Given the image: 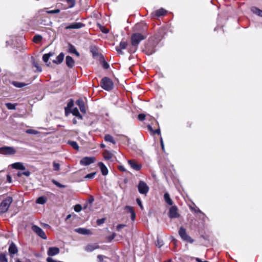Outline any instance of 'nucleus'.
Segmentation results:
<instances>
[{"label": "nucleus", "instance_id": "obj_35", "mask_svg": "<svg viewBox=\"0 0 262 262\" xmlns=\"http://www.w3.org/2000/svg\"><path fill=\"white\" fill-rule=\"evenodd\" d=\"M60 1L67 2L69 8H72L75 5V1L74 0H60Z\"/></svg>", "mask_w": 262, "mask_h": 262}, {"label": "nucleus", "instance_id": "obj_19", "mask_svg": "<svg viewBox=\"0 0 262 262\" xmlns=\"http://www.w3.org/2000/svg\"><path fill=\"white\" fill-rule=\"evenodd\" d=\"M76 104L79 106L80 111L82 113H85L86 108L84 103L82 99H78L76 101Z\"/></svg>", "mask_w": 262, "mask_h": 262}, {"label": "nucleus", "instance_id": "obj_55", "mask_svg": "<svg viewBox=\"0 0 262 262\" xmlns=\"http://www.w3.org/2000/svg\"><path fill=\"white\" fill-rule=\"evenodd\" d=\"M122 138H123V139H122V140H123V141H127V143H128V144L129 143V139L128 137H126V136H122Z\"/></svg>", "mask_w": 262, "mask_h": 262}, {"label": "nucleus", "instance_id": "obj_63", "mask_svg": "<svg viewBox=\"0 0 262 262\" xmlns=\"http://www.w3.org/2000/svg\"><path fill=\"white\" fill-rule=\"evenodd\" d=\"M115 236H116V234H115V233H113V234L110 236V240H112V239H113L115 238Z\"/></svg>", "mask_w": 262, "mask_h": 262}, {"label": "nucleus", "instance_id": "obj_40", "mask_svg": "<svg viewBox=\"0 0 262 262\" xmlns=\"http://www.w3.org/2000/svg\"><path fill=\"white\" fill-rule=\"evenodd\" d=\"M96 174V172H92V173H89V174H88L87 175H86L85 176L84 178L85 179H93L95 177Z\"/></svg>", "mask_w": 262, "mask_h": 262}, {"label": "nucleus", "instance_id": "obj_64", "mask_svg": "<svg viewBox=\"0 0 262 262\" xmlns=\"http://www.w3.org/2000/svg\"><path fill=\"white\" fill-rule=\"evenodd\" d=\"M102 31L104 33H108V30L106 29L103 28V30H102Z\"/></svg>", "mask_w": 262, "mask_h": 262}, {"label": "nucleus", "instance_id": "obj_25", "mask_svg": "<svg viewBox=\"0 0 262 262\" xmlns=\"http://www.w3.org/2000/svg\"><path fill=\"white\" fill-rule=\"evenodd\" d=\"M12 84L14 86L18 88H21L28 85V84L26 83L15 81H12Z\"/></svg>", "mask_w": 262, "mask_h": 262}, {"label": "nucleus", "instance_id": "obj_51", "mask_svg": "<svg viewBox=\"0 0 262 262\" xmlns=\"http://www.w3.org/2000/svg\"><path fill=\"white\" fill-rule=\"evenodd\" d=\"M104 220H105V219H101L98 220L97 221V224H98V225H101V224H102L104 223Z\"/></svg>", "mask_w": 262, "mask_h": 262}, {"label": "nucleus", "instance_id": "obj_30", "mask_svg": "<svg viewBox=\"0 0 262 262\" xmlns=\"http://www.w3.org/2000/svg\"><path fill=\"white\" fill-rule=\"evenodd\" d=\"M103 155L105 160H111L113 156V155L108 150H105Z\"/></svg>", "mask_w": 262, "mask_h": 262}, {"label": "nucleus", "instance_id": "obj_10", "mask_svg": "<svg viewBox=\"0 0 262 262\" xmlns=\"http://www.w3.org/2000/svg\"><path fill=\"white\" fill-rule=\"evenodd\" d=\"M169 216L170 218H177L179 216L177 206H173L170 208L169 211Z\"/></svg>", "mask_w": 262, "mask_h": 262}, {"label": "nucleus", "instance_id": "obj_33", "mask_svg": "<svg viewBox=\"0 0 262 262\" xmlns=\"http://www.w3.org/2000/svg\"><path fill=\"white\" fill-rule=\"evenodd\" d=\"M46 198L44 196H40L37 200L36 202L39 204H43L46 202Z\"/></svg>", "mask_w": 262, "mask_h": 262}, {"label": "nucleus", "instance_id": "obj_22", "mask_svg": "<svg viewBox=\"0 0 262 262\" xmlns=\"http://www.w3.org/2000/svg\"><path fill=\"white\" fill-rule=\"evenodd\" d=\"M91 52L92 53L94 58H97L99 56L100 54L98 49L95 47H91L90 48Z\"/></svg>", "mask_w": 262, "mask_h": 262}, {"label": "nucleus", "instance_id": "obj_27", "mask_svg": "<svg viewBox=\"0 0 262 262\" xmlns=\"http://www.w3.org/2000/svg\"><path fill=\"white\" fill-rule=\"evenodd\" d=\"M251 10L254 14H255L259 16L262 17V10L255 7H252Z\"/></svg>", "mask_w": 262, "mask_h": 262}, {"label": "nucleus", "instance_id": "obj_16", "mask_svg": "<svg viewBox=\"0 0 262 262\" xmlns=\"http://www.w3.org/2000/svg\"><path fill=\"white\" fill-rule=\"evenodd\" d=\"M128 163L129 164L130 167L135 170H139L141 168V165L138 164L135 160H128Z\"/></svg>", "mask_w": 262, "mask_h": 262}, {"label": "nucleus", "instance_id": "obj_9", "mask_svg": "<svg viewBox=\"0 0 262 262\" xmlns=\"http://www.w3.org/2000/svg\"><path fill=\"white\" fill-rule=\"evenodd\" d=\"M95 159L94 157H85L83 158L80 161V163L82 165L88 166L94 163Z\"/></svg>", "mask_w": 262, "mask_h": 262}, {"label": "nucleus", "instance_id": "obj_54", "mask_svg": "<svg viewBox=\"0 0 262 262\" xmlns=\"http://www.w3.org/2000/svg\"><path fill=\"white\" fill-rule=\"evenodd\" d=\"M136 201H137V204L140 206L141 208L142 209L143 208V206L142 205L141 201L139 199H137Z\"/></svg>", "mask_w": 262, "mask_h": 262}, {"label": "nucleus", "instance_id": "obj_47", "mask_svg": "<svg viewBox=\"0 0 262 262\" xmlns=\"http://www.w3.org/2000/svg\"><path fill=\"white\" fill-rule=\"evenodd\" d=\"M53 183L56 185L57 186V187H59V188H64V186L61 184L60 183H59L58 182L55 181V180H53Z\"/></svg>", "mask_w": 262, "mask_h": 262}, {"label": "nucleus", "instance_id": "obj_43", "mask_svg": "<svg viewBox=\"0 0 262 262\" xmlns=\"http://www.w3.org/2000/svg\"><path fill=\"white\" fill-rule=\"evenodd\" d=\"M82 210L81 206L79 204H77L74 206V210L76 212H80Z\"/></svg>", "mask_w": 262, "mask_h": 262}, {"label": "nucleus", "instance_id": "obj_11", "mask_svg": "<svg viewBox=\"0 0 262 262\" xmlns=\"http://www.w3.org/2000/svg\"><path fill=\"white\" fill-rule=\"evenodd\" d=\"M60 250L56 247H51L48 249L47 254L50 256H53L59 253Z\"/></svg>", "mask_w": 262, "mask_h": 262}, {"label": "nucleus", "instance_id": "obj_60", "mask_svg": "<svg viewBox=\"0 0 262 262\" xmlns=\"http://www.w3.org/2000/svg\"><path fill=\"white\" fill-rule=\"evenodd\" d=\"M160 141H161V147H162L163 150H164V147L163 141V140H162V138H161Z\"/></svg>", "mask_w": 262, "mask_h": 262}, {"label": "nucleus", "instance_id": "obj_38", "mask_svg": "<svg viewBox=\"0 0 262 262\" xmlns=\"http://www.w3.org/2000/svg\"><path fill=\"white\" fill-rule=\"evenodd\" d=\"M69 144L73 147L75 149L78 150L79 146L78 144L75 141H69Z\"/></svg>", "mask_w": 262, "mask_h": 262}, {"label": "nucleus", "instance_id": "obj_37", "mask_svg": "<svg viewBox=\"0 0 262 262\" xmlns=\"http://www.w3.org/2000/svg\"><path fill=\"white\" fill-rule=\"evenodd\" d=\"M6 106H7L8 110H15L16 104H13L11 103H6Z\"/></svg>", "mask_w": 262, "mask_h": 262}, {"label": "nucleus", "instance_id": "obj_23", "mask_svg": "<svg viewBox=\"0 0 262 262\" xmlns=\"http://www.w3.org/2000/svg\"><path fill=\"white\" fill-rule=\"evenodd\" d=\"M64 55L63 53H61L56 58V59L53 60V62L56 64L61 63L64 58Z\"/></svg>", "mask_w": 262, "mask_h": 262}, {"label": "nucleus", "instance_id": "obj_39", "mask_svg": "<svg viewBox=\"0 0 262 262\" xmlns=\"http://www.w3.org/2000/svg\"><path fill=\"white\" fill-rule=\"evenodd\" d=\"M0 262H8L7 258L4 254H0Z\"/></svg>", "mask_w": 262, "mask_h": 262}, {"label": "nucleus", "instance_id": "obj_48", "mask_svg": "<svg viewBox=\"0 0 262 262\" xmlns=\"http://www.w3.org/2000/svg\"><path fill=\"white\" fill-rule=\"evenodd\" d=\"M53 167H54V169L55 170H59V168H60V165L58 163L54 162L53 163Z\"/></svg>", "mask_w": 262, "mask_h": 262}, {"label": "nucleus", "instance_id": "obj_61", "mask_svg": "<svg viewBox=\"0 0 262 262\" xmlns=\"http://www.w3.org/2000/svg\"><path fill=\"white\" fill-rule=\"evenodd\" d=\"M7 179L9 183L11 182V177H10V175H7Z\"/></svg>", "mask_w": 262, "mask_h": 262}, {"label": "nucleus", "instance_id": "obj_3", "mask_svg": "<svg viewBox=\"0 0 262 262\" xmlns=\"http://www.w3.org/2000/svg\"><path fill=\"white\" fill-rule=\"evenodd\" d=\"M13 201L12 198L10 196L7 197L0 204V213L2 214L8 210L10 204Z\"/></svg>", "mask_w": 262, "mask_h": 262}, {"label": "nucleus", "instance_id": "obj_34", "mask_svg": "<svg viewBox=\"0 0 262 262\" xmlns=\"http://www.w3.org/2000/svg\"><path fill=\"white\" fill-rule=\"evenodd\" d=\"M69 51H70V52L71 53L75 54L77 56H79V54L77 51V50H76L75 48L73 46H72L71 45H70L69 46Z\"/></svg>", "mask_w": 262, "mask_h": 262}, {"label": "nucleus", "instance_id": "obj_1", "mask_svg": "<svg viewBox=\"0 0 262 262\" xmlns=\"http://www.w3.org/2000/svg\"><path fill=\"white\" fill-rule=\"evenodd\" d=\"M146 36L140 33H134L131 37L132 45V47L129 49V52L130 53H134L137 49L138 45L140 43V41L144 40Z\"/></svg>", "mask_w": 262, "mask_h": 262}, {"label": "nucleus", "instance_id": "obj_20", "mask_svg": "<svg viewBox=\"0 0 262 262\" xmlns=\"http://www.w3.org/2000/svg\"><path fill=\"white\" fill-rule=\"evenodd\" d=\"M66 62L67 66L69 68H72L74 66V60L70 56H67L66 58Z\"/></svg>", "mask_w": 262, "mask_h": 262}, {"label": "nucleus", "instance_id": "obj_36", "mask_svg": "<svg viewBox=\"0 0 262 262\" xmlns=\"http://www.w3.org/2000/svg\"><path fill=\"white\" fill-rule=\"evenodd\" d=\"M42 36L39 35H36L33 37V41L35 43H39L42 40Z\"/></svg>", "mask_w": 262, "mask_h": 262}, {"label": "nucleus", "instance_id": "obj_32", "mask_svg": "<svg viewBox=\"0 0 262 262\" xmlns=\"http://www.w3.org/2000/svg\"><path fill=\"white\" fill-rule=\"evenodd\" d=\"M54 55V53L52 52H50L48 54H45L42 56L43 61L47 63L49 59V58Z\"/></svg>", "mask_w": 262, "mask_h": 262}, {"label": "nucleus", "instance_id": "obj_17", "mask_svg": "<svg viewBox=\"0 0 262 262\" xmlns=\"http://www.w3.org/2000/svg\"><path fill=\"white\" fill-rule=\"evenodd\" d=\"M75 231L79 234L82 235L92 234L91 230L84 228H78L75 229Z\"/></svg>", "mask_w": 262, "mask_h": 262}, {"label": "nucleus", "instance_id": "obj_41", "mask_svg": "<svg viewBox=\"0 0 262 262\" xmlns=\"http://www.w3.org/2000/svg\"><path fill=\"white\" fill-rule=\"evenodd\" d=\"M163 241L159 238H158L157 241L156 243V246L158 247L159 248H160V247H161L162 246H163Z\"/></svg>", "mask_w": 262, "mask_h": 262}, {"label": "nucleus", "instance_id": "obj_6", "mask_svg": "<svg viewBox=\"0 0 262 262\" xmlns=\"http://www.w3.org/2000/svg\"><path fill=\"white\" fill-rule=\"evenodd\" d=\"M15 152V149L12 147L4 146L0 148L1 154L10 155H14Z\"/></svg>", "mask_w": 262, "mask_h": 262}, {"label": "nucleus", "instance_id": "obj_13", "mask_svg": "<svg viewBox=\"0 0 262 262\" xmlns=\"http://www.w3.org/2000/svg\"><path fill=\"white\" fill-rule=\"evenodd\" d=\"M124 210L127 213L130 214V218L132 221H134L136 217L135 212L132 206H126L124 208Z\"/></svg>", "mask_w": 262, "mask_h": 262}, {"label": "nucleus", "instance_id": "obj_26", "mask_svg": "<svg viewBox=\"0 0 262 262\" xmlns=\"http://www.w3.org/2000/svg\"><path fill=\"white\" fill-rule=\"evenodd\" d=\"M164 200H165V201L166 202V203L167 204H168L169 205H172L173 202L171 200V199L170 198V196H169V194L167 192H166V193H164Z\"/></svg>", "mask_w": 262, "mask_h": 262}, {"label": "nucleus", "instance_id": "obj_5", "mask_svg": "<svg viewBox=\"0 0 262 262\" xmlns=\"http://www.w3.org/2000/svg\"><path fill=\"white\" fill-rule=\"evenodd\" d=\"M139 192L142 194H146L149 191V187L142 181H140L138 185Z\"/></svg>", "mask_w": 262, "mask_h": 262}, {"label": "nucleus", "instance_id": "obj_49", "mask_svg": "<svg viewBox=\"0 0 262 262\" xmlns=\"http://www.w3.org/2000/svg\"><path fill=\"white\" fill-rule=\"evenodd\" d=\"M145 116L143 114H140L138 115V118L140 120L143 121L145 119Z\"/></svg>", "mask_w": 262, "mask_h": 262}, {"label": "nucleus", "instance_id": "obj_56", "mask_svg": "<svg viewBox=\"0 0 262 262\" xmlns=\"http://www.w3.org/2000/svg\"><path fill=\"white\" fill-rule=\"evenodd\" d=\"M97 258L99 260V262H102L103 260V256L101 255H98L97 256Z\"/></svg>", "mask_w": 262, "mask_h": 262}, {"label": "nucleus", "instance_id": "obj_58", "mask_svg": "<svg viewBox=\"0 0 262 262\" xmlns=\"http://www.w3.org/2000/svg\"><path fill=\"white\" fill-rule=\"evenodd\" d=\"M23 174L27 177H29L30 175V172L29 171H25L23 172Z\"/></svg>", "mask_w": 262, "mask_h": 262}, {"label": "nucleus", "instance_id": "obj_14", "mask_svg": "<svg viewBox=\"0 0 262 262\" xmlns=\"http://www.w3.org/2000/svg\"><path fill=\"white\" fill-rule=\"evenodd\" d=\"M127 45V43L126 41H122L120 42V44L118 46L116 47V50L117 51L118 54H122L123 53L122 52L121 50L125 49Z\"/></svg>", "mask_w": 262, "mask_h": 262}, {"label": "nucleus", "instance_id": "obj_46", "mask_svg": "<svg viewBox=\"0 0 262 262\" xmlns=\"http://www.w3.org/2000/svg\"><path fill=\"white\" fill-rule=\"evenodd\" d=\"M74 105V101L73 100L71 99L70 101L68 103L67 106L66 107L69 109H71Z\"/></svg>", "mask_w": 262, "mask_h": 262}, {"label": "nucleus", "instance_id": "obj_59", "mask_svg": "<svg viewBox=\"0 0 262 262\" xmlns=\"http://www.w3.org/2000/svg\"><path fill=\"white\" fill-rule=\"evenodd\" d=\"M152 132L154 134H157L158 135H160V129L159 128L156 129L155 130H153Z\"/></svg>", "mask_w": 262, "mask_h": 262}, {"label": "nucleus", "instance_id": "obj_57", "mask_svg": "<svg viewBox=\"0 0 262 262\" xmlns=\"http://www.w3.org/2000/svg\"><path fill=\"white\" fill-rule=\"evenodd\" d=\"M70 109H69V108H66V107L64 108L66 116H67L70 113H71V111H70Z\"/></svg>", "mask_w": 262, "mask_h": 262}, {"label": "nucleus", "instance_id": "obj_45", "mask_svg": "<svg viewBox=\"0 0 262 262\" xmlns=\"http://www.w3.org/2000/svg\"><path fill=\"white\" fill-rule=\"evenodd\" d=\"M26 133L30 134L36 135L38 133V132L34 129H29L26 130Z\"/></svg>", "mask_w": 262, "mask_h": 262}, {"label": "nucleus", "instance_id": "obj_15", "mask_svg": "<svg viewBox=\"0 0 262 262\" xmlns=\"http://www.w3.org/2000/svg\"><path fill=\"white\" fill-rule=\"evenodd\" d=\"M98 248H99V246L97 244H91L86 245L84 249L86 251L91 252Z\"/></svg>", "mask_w": 262, "mask_h": 262}, {"label": "nucleus", "instance_id": "obj_8", "mask_svg": "<svg viewBox=\"0 0 262 262\" xmlns=\"http://www.w3.org/2000/svg\"><path fill=\"white\" fill-rule=\"evenodd\" d=\"M155 45L154 43H148L144 50V52L148 55L152 54L155 52Z\"/></svg>", "mask_w": 262, "mask_h": 262}, {"label": "nucleus", "instance_id": "obj_4", "mask_svg": "<svg viewBox=\"0 0 262 262\" xmlns=\"http://www.w3.org/2000/svg\"><path fill=\"white\" fill-rule=\"evenodd\" d=\"M179 234L182 239L185 241L192 243L193 240L187 234L185 229L181 227L179 229Z\"/></svg>", "mask_w": 262, "mask_h": 262}, {"label": "nucleus", "instance_id": "obj_53", "mask_svg": "<svg viewBox=\"0 0 262 262\" xmlns=\"http://www.w3.org/2000/svg\"><path fill=\"white\" fill-rule=\"evenodd\" d=\"M103 67L105 69H107L109 68V64L104 61L103 63Z\"/></svg>", "mask_w": 262, "mask_h": 262}, {"label": "nucleus", "instance_id": "obj_62", "mask_svg": "<svg viewBox=\"0 0 262 262\" xmlns=\"http://www.w3.org/2000/svg\"><path fill=\"white\" fill-rule=\"evenodd\" d=\"M196 261L198 262H208V261H202L200 258H195Z\"/></svg>", "mask_w": 262, "mask_h": 262}, {"label": "nucleus", "instance_id": "obj_31", "mask_svg": "<svg viewBox=\"0 0 262 262\" xmlns=\"http://www.w3.org/2000/svg\"><path fill=\"white\" fill-rule=\"evenodd\" d=\"M166 11L165 10H164L163 8H161L159 10H157L155 12V14L157 16L159 17V16H161L165 15L166 14Z\"/></svg>", "mask_w": 262, "mask_h": 262}, {"label": "nucleus", "instance_id": "obj_21", "mask_svg": "<svg viewBox=\"0 0 262 262\" xmlns=\"http://www.w3.org/2000/svg\"><path fill=\"white\" fill-rule=\"evenodd\" d=\"M98 166L101 169V171L102 172V174L103 176H106L108 173V170L107 167L105 166V165L102 162H99L98 163Z\"/></svg>", "mask_w": 262, "mask_h": 262}, {"label": "nucleus", "instance_id": "obj_42", "mask_svg": "<svg viewBox=\"0 0 262 262\" xmlns=\"http://www.w3.org/2000/svg\"><path fill=\"white\" fill-rule=\"evenodd\" d=\"M46 12L48 14H56L59 13L60 12V10L58 9L53 10H49L47 11Z\"/></svg>", "mask_w": 262, "mask_h": 262}, {"label": "nucleus", "instance_id": "obj_24", "mask_svg": "<svg viewBox=\"0 0 262 262\" xmlns=\"http://www.w3.org/2000/svg\"><path fill=\"white\" fill-rule=\"evenodd\" d=\"M12 167L13 168L16 169H21V170L25 169V167L24 166L23 164L20 162H17V163H13L12 165Z\"/></svg>", "mask_w": 262, "mask_h": 262}, {"label": "nucleus", "instance_id": "obj_28", "mask_svg": "<svg viewBox=\"0 0 262 262\" xmlns=\"http://www.w3.org/2000/svg\"><path fill=\"white\" fill-rule=\"evenodd\" d=\"M104 139L105 141L106 142H109L112 143L114 144H116V142H115L114 138L110 135H108V134L104 136Z\"/></svg>", "mask_w": 262, "mask_h": 262}, {"label": "nucleus", "instance_id": "obj_50", "mask_svg": "<svg viewBox=\"0 0 262 262\" xmlns=\"http://www.w3.org/2000/svg\"><path fill=\"white\" fill-rule=\"evenodd\" d=\"M125 226V225L124 224H119L117 226V230L118 231H120L121 229L124 228Z\"/></svg>", "mask_w": 262, "mask_h": 262}, {"label": "nucleus", "instance_id": "obj_7", "mask_svg": "<svg viewBox=\"0 0 262 262\" xmlns=\"http://www.w3.org/2000/svg\"><path fill=\"white\" fill-rule=\"evenodd\" d=\"M32 230L41 238L44 239H46L47 238V237L46 235L45 232L42 230L41 228L38 227L37 226L33 225L32 226Z\"/></svg>", "mask_w": 262, "mask_h": 262}, {"label": "nucleus", "instance_id": "obj_44", "mask_svg": "<svg viewBox=\"0 0 262 262\" xmlns=\"http://www.w3.org/2000/svg\"><path fill=\"white\" fill-rule=\"evenodd\" d=\"M33 66L36 68V71L37 72H41V68L39 66V65L36 62L34 61L33 63Z\"/></svg>", "mask_w": 262, "mask_h": 262}, {"label": "nucleus", "instance_id": "obj_2", "mask_svg": "<svg viewBox=\"0 0 262 262\" xmlns=\"http://www.w3.org/2000/svg\"><path fill=\"white\" fill-rule=\"evenodd\" d=\"M100 86L104 90L110 91L113 89L114 83L110 78L107 77H104L100 81Z\"/></svg>", "mask_w": 262, "mask_h": 262}, {"label": "nucleus", "instance_id": "obj_12", "mask_svg": "<svg viewBox=\"0 0 262 262\" xmlns=\"http://www.w3.org/2000/svg\"><path fill=\"white\" fill-rule=\"evenodd\" d=\"M84 26L81 23H73L66 27V29H77Z\"/></svg>", "mask_w": 262, "mask_h": 262}, {"label": "nucleus", "instance_id": "obj_18", "mask_svg": "<svg viewBox=\"0 0 262 262\" xmlns=\"http://www.w3.org/2000/svg\"><path fill=\"white\" fill-rule=\"evenodd\" d=\"M8 251L11 255H14L18 252V249L14 243H11L9 246Z\"/></svg>", "mask_w": 262, "mask_h": 262}, {"label": "nucleus", "instance_id": "obj_52", "mask_svg": "<svg viewBox=\"0 0 262 262\" xmlns=\"http://www.w3.org/2000/svg\"><path fill=\"white\" fill-rule=\"evenodd\" d=\"M193 211L196 212V213H200L202 214H203V215H204V213L200 210V209L196 207V208H194L193 209Z\"/></svg>", "mask_w": 262, "mask_h": 262}, {"label": "nucleus", "instance_id": "obj_29", "mask_svg": "<svg viewBox=\"0 0 262 262\" xmlns=\"http://www.w3.org/2000/svg\"><path fill=\"white\" fill-rule=\"evenodd\" d=\"M71 113H72V114L75 116H76L77 117H78L79 119H82V116L80 115V114L79 113V111L77 109V108L75 107V108H74L71 111Z\"/></svg>", "mask_w": 262, "mask_h": 262}]
</instances>
